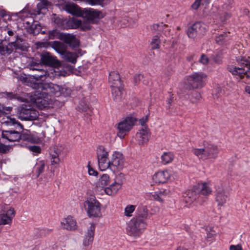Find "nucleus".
<instances>
[{
	"mask_svg": "<svg viewBox=\"0 0 250 250\" xmlns=\"http://www.w3.org/2000/svg\"><path fill=\"white\" fill-rule=\"evenodd\" d=\"M2 124L10 128L2 130L1 137L9 142H19L20 140H26L27 138L24 134H21V131L23 129V125L15 118L6 116L3 119Z\"/></svg>",
	"mask_w": 250,
	"mask_h": 250,
	"instance_id": "nucleus-1",
	"label": "nucleus"
},
{
	"mask_svg": "<svg viewBox=\"0 0 250 250\" xmlns=\"http://www.w3.org/2000/svg\"><path fill=\"white\" fill-rule=\"evenodd\" d=\"M219 152V148L216 145L208 142L204 143L203 148H194L192 149V152L199 159L203 161L215 160Z\"/></svg>",
	"mask_w": 250,
	"mask_h": 250,
	"instance_id": "nucleus-2",
	"label": "nucleus"
},
{
	"mask_svg": "<svg viewBox=\"0 0 250 250\" xmlns=\"http://www.w3.org/2000/svg\"><path fill=\"white\" fill-rule=\"evenodd\" d=\"M207 75L203 72H196L188 76L187 82L184 85L185 89L188 90L201 88L205 85Z\"/></svg>",
	"mask_w": 250,
	"mask_h": 250,
	"instance_id": "nucleus-3",
	"label": "nucleus"
},
{
	"mask_svg": "<svg viewBox=\"0 0 250 250\" xmlns=\"http://www.w3.org/2000/svg\"><path fill=\"white\" fill-rule=\"evenodd\" d=\"M146 226V221L144 219L133 217L128 224L127 233L131 236L138 237L143 233Z\"/></svg>",
	"mask_w": 250,
	"mask_h": 250,
	"instance_id": "nucleus-4",
	"label": "nucleus"
},
{
	"mask_svg": "<svg viewBox=\"0 0 250 250\" xmlns=\"http://www.w3.org/2000/svg\"><path fill=\"white\" fill-rule=\"evenodd\" d=\"M19 118L21 120L33 121L38 117V112L30 104H22L17 109Z\"/></svg>",
	"mask_w": 250,
	"mask_h": 250,
	"instance_id": "nucleus-5",
	"label": "nucleus"
},
{
	"mask_svg": "<svg viewBox=\"0 0 250 250\" xmlns=\"http://www.w3.org/2000/svg\"><path fill=\"white\" fill-rule=\"evenodd\" d=\"M137 120L132 116H128L117 124V135L123 139L131 129Z\"/></svg>",
	"mask_w": 250,
	"mask_h": 250,
	"instance_id": "nucleus-6",
	"label": "nucleus"
},
{
	"mask_svg": "<svg viewBox=\"0 0 250 250\" xmlns=\"http://www.w3.org/2000/svg\"><path fill=\"white\" fill-rule=\"evenodd\" d=\"M243 65V66L241 67L232 65H229L227 69L233 75L238 76L241 79L244 78L245 76L250 79V61H245Z\"/></svg>",
	"mask_w": 250,
	"mask_h": 250,
	"instance_id": "nucleus-7",
	"label": "nucleus"
},
{
	"mask_svg": "<svg viewBox=\"0 0 250 250\" xmlns=\"http://www.w3.org/2000/svg\"><path fill=\"white\" fill-rule=\"evenodd\" d=\"M38 86L39 88L46 89L47 92L50 93L51 95L56 97H59L62 95L64 96H66L67 95V93H65V92H67V90H69L67 88L53 83L45 84L40 83Z\"/></svg>",
	"mask_w": 250,
	"mask_h": 250,
	"instance_id": "nucleus-8",
	"label": "nucleus"
},
{
	"mask_svg": "<svg viewBox=\"0 0 250 250\" xmlns=\"http://www.w3.org/2000/svg\"><path fill=\"white\" fill-rule=\"evenodd\" d=\"M85 203L87 205V213L90 217H100L102 216L101 211V204L96 199L90 198L85 201Z\"/></svg>",
	"mask_w": 250,
	"mask_h": 250,
	"instance_id": "nucleus-9",
	"label": "nucleus"
},
{
	"mask_svg": "<svg viewBox=\"0 0 250 250\" xmlns=\"http://www.w3.org/2000/svg\"><path fill=\"white\" fill-rule=\"evenodd\" d=\"M104 15L101 11L93 8H84L83 9L82 17L85 18L92 23H97L99 20L104 18Z\"/></svg>",
	"mask_w": 250,
	"mask_h": 250,
	"instance_id": "nucleus-10",
	"label": "nucleus"
},
{
	"mask_svg": "<svg viewBox=\"0 0 250 250\" xmlns=\"http://www.w3.org/2000/svg\"><path fill=\"white\" fill-rule=\"evenodd\" d=\"M206 30V26L204 23L197 22L188 28L187 34L188 37L194 38L197 36L204 35Z\"/></svg>",
	"mask_w": 250,
	"mask_h": 250,
	"instance_id": "nucleus-11",
	"label": "nucleus"
},
{
	"mask_svg": "<svg viewBox=\"0 0 250 250\" xmlns=\"http://www.w3.org/2000/svg\"><path fill=\"white\" fill-rule=\"evenodd\" d=\"M185 201L189 204H191L194 202H197L199 204H202L205 201L203 197H201L199 194V190H198L197 187H194L193 189L189 190L186 195L184 197Z\"/></svg>",
	"mask_w": 250,
	"mask_h": 250,
	"instance_id": "nucleus-12",
	"label": "nucleus"
},
{
	"mask_svg": "<svg viewBox=\"0 0 250 250\" xmlns=\"http://www.w3.org/2000/svg\"><path fill=\"white\" fill-rule=\"evenodd\" d=\"M111 169H121L124 166L125 158L123 154L118 151H114L110 157Z\"/></svg>",
	"mask_w": 250,
	"mask_h": 250,
	"instance_id": "nucleus-13",
	"label": "nucleus"
},
{
	"mask_svg": "<svg viewBox=\"0 0 250 250\" xmlns=\"http://www.w3.org/2000/svg\"><path fill=\"white\" fill-rule=\"evenodd\" d=\"M229 192L226 188L219 187L217 190L215 195V201L218 207H224L225 204L229 200Z\"/></svg>",
	"mask_w": 250,
	"mask_h": 250,
	"instance_id": "nucleus-14",
	"label": "nucleus"
},
{
	"mask_svg": "<svg viewBox=\"0 0 250 250\" xmlns=\"http://www.w3.org/2000/svg\"><path fill=\"white\" fill-rule=\"evenodd\" d=\"M40 60L41 63L46 66L58 67L60 65V62L56 57L51 56L48 52L42 53Z\"/></svg>",
	"mask_w": 250,
	"mask_h": 250,
	"instance_id": "nucleus-15",
	"label": "nucleus"
},
{
	"mask_svg": "<svg viewBox=\"0 0 250 250\" xmlns=\"http://www.w3.org/2000/svg\"><path fill=\"white\" fill-rule=\"evenodd\" d=\"M59 40L63 41L72 48L77 47L79 46V41L75 35L70 34L63 33L60 35Z\"/></svg>",
	"mask_w": 250,
	"mask_h": 250,
	"instance_id": "nucleus-16",
	"label": "nucleus"
},
{
	"mask_svg": "<svg viewBox=\"0 0 250 250\" xmlns=\"http://www.w3.org/2000/svg\"><path fill=\"white\" fill-rule=\"evenodd\" d=\"M170 174L167 170L159 171L154 174L153 181L156 184L166 183L170 178Z\"/></svg>",
	"mask_w": 250,
	"mask_h": 250,
	"instance_id": "nucleus-17",
	"label": "nucleus"
},
{
	"mask_svg": "<svg viewBox=\"0 0 250 250\" xmlns=\"http://www.w3.org/2000/svg\"><path fill=\"white\" fill-rule=\"evenodd\" d=\"M15 212L14 208H10L0 214V225L10 224L13 218L15 216Z\"/></svg>",
	"mask_w": 250,
	"mask_h": 250,
	"instance_id": "nucleus-18",
	"label": "nucleus"
},
{
	"mask_svg": "<svg viewBox=\"0 0 250 250\" xmlns=\"http://www.w3.org/2000/svg\"><path fill=\"white\" fill-rule=\"evenodd\" d=\"M95 230V225L90 223L85 232V237L83 240V244L84 246H87L91 244L94 239Z\"/></svg>",
	"mask_w": 250,
	"mask_h": 250,
	"instance_id": "nucleus-19",
	"label": "nucleus"
},
{
	"mask_svg": "<svg viewBox=\"0 0 250 250\" xmlns=\"http://www.w3.org/2000/svg\"><path fill=\"white\" fill-rule=\"evenodd\" d=\"M150 134L151 133L148 126L142 127L137 134L139 138V144L140 145H144L146 143L149 139Z\"/></svg>",
	"mask_w": 250,
	"mask_h": 250,
	"instance_id": "nucleus-20",
	"label": "nucleus"
},
{
	"mask_svg": "<svg viewBox=\"0 0 250 250\" xmlns=\"http://www.w3.org/2000/svg\"><path fill=\"white\" fill-rule=\"evenodd\" d=\"M61 224L62 228L68 230H75L78 228L76 221L71 216L63 219Z\"/></svg>",
	"mask_w": 250,
	"mask_h": 250,
	"instance_id": "nucleus-21",
	"label": "nucleus"
},
{
	"mask_svg": "<svg viewBox=\"0 0 250 250\" xmlns=\"http://www.w3.org/2000/svg\"><path fill=\"white\" fill-rule=\"evenodd\" d=\"M167 25L163 23L153 24L151 26V31L154 34L160 35L161 32H163L166 36H167V32L169 34V30L167 29Z\"/></svg>",
	"mask_w": 250,
	"mask_h": 250,
	"instance_id": "nucleus-22",
	"label": "nucleus"
},
{
	"mask_svg": "<svg viewBox=\"0 0 250 250\" xmlns=\"http://www.w3.org/2000/svg\"><path fill=\"white\" fill-rule=\"evenodd\" d=\"M65 10L74 15L82 17L83 14V9L79 6L74 3H68L65 5Z\"/></svg>",
	"mask_w": 250,
	"mask_h": 250,
	"instance_id": "nucleus-23",
	"label": "nucleus"
},
{
	"mask_svg": "<svg viewBox=\"0 0 250 250\" xmlns=\"http://www.w3.org/2000/svg\"><path fill=\"white\" fill-rule=\"evenodd\" d=\"M123 182H116L111 184L109 187L104 188L105 193L108 195H114L116 194L118 190L121 188Z\"/></svg>",
	"mask_w": 250,
	"mask_h": 250,
	"instance_id": "nucleus-24",
	"label": "nucleus"
},
{
	"mask_svg": "<svg viewBox=\"0 0 250 250\" xmlns=\"http://www.w3.org/2000/svg\"><path fill=\"white\" fill-rule=\"evenodd\" d=\"M109 83L112 87L122 86L120 76L117 71H112L109 73Z\"/></svg>",
	"mask_w": 250,
	"mask_h": 250,
	"instance_id": "nucleus-25",
	"label": "nucleus"
},
{
	"mask_svg": "<svg viewBox=\"0 0 250 250\" xmlns=\"http://www.w3.org/2000/svg\"><path fill=\"white\" fill-rule=\"evenodd\" d=\"M110 183L109 176L106 174H104L100 177L96 184V188L98 190L104 189Z\"/></svg>",
	"mask_w": 250,
	"mask_h": 250,
	"instance_id": "nucleus-26",
	"label": "nucleus"
},
{
	"mask_svg": "<svg viewBox=\"0 0 250 250\" xmlns=\"http://www.w3.org/2000/svg\"><path fill=\"white\" fill-rule=\"evenodd\" d=\"M111 92L113 99L115 102L119 103L122 101L123 94L122 86L112 87Z\"/></svg>",
	"mask_w": 250,
	"mask_h": 250,
	"instance_id": "nucleus-27",
	"label": "nucleus"
},
{
	"mask_svg": "<svg viewBox=\"0 0 250 250\" xmlns=\"http://www.w3.org/2000/svg\"><path fill=\"white\" fill-rule=\"evenodd\" d=\"M12 43L6 44L3 41L0 42V54L2 55H9L13 52Z\"/></svg>",
	"mask_w": 250,
	"mask_h": 250,
	"instance_id": "nucleus-28",
	"label": "nucleus"
},
{
	"mask_svg": "<svg viewBox=\"0 0 250 250\" xmlns=\"http://www.w3.org/2000/svg\"><path fill=\"white\" fill-rule=\"evenodd\" d=\"M23 40L22 38L19 37L18 36H16V39L15 41L10 42L12 43L13 51L15 50H20L21 51H25L26 49V47L22 43Z\"/></svg>",
	"mask_w": 250,
	"mask_h": 250,
	"instance_id": "nucleus-29",
	"label": "nucleus"
},
{
	"mask_svg": "<svg viewBox=\"0 0 250 250\" xmlns=\"http://www.w3.org/2000/svg\"><path fill=\"white\" fill-rule=\"evenodd\" d=\"M71 22L73 24L72 28L76 29L80 27L83 31L91 29V25L89 23H83L81 20L78 19L73 20Z\"/></svg>",
	"mask_w": 250,
	"mask_h": 250,
	"instance_id": "nucleus-30",
	"label": "nucleus"
},
{
	"mask_svg": "<svg viewBox=\"0 0 250 250\" xmlns=\"http://www.w3.org/2000/svg\"><path fill=\"white\" fill-rule=\"evenodd\" d=\"M51 47L61 55L66 50V46L64 43L59 41L53 42L51 44Z\"/></svg>",
	"mask_w": 250,
	"mask_h": 250,
	"instance_id": "nucleus-31",
	"label": "nucleus"
},
{
	"mask_svg": "<svg viewBox=\"0 0 250 250\" xmlns=\"http://www.w3.org/2000/svg\"><path fill=\"white\" fill-rule=\"evenodd\" d=\"M197 188L199 190V194L201 195V197L207 196L210 194L212 191L211 188L207 183H203L199 185L198 187H197Z\"/></svg>",
	"mask_w": 250,
	"mask_h": 250,
	"instance_id": "nucleus-32",
	"label": "nucleus"
},
{
	"mask_svg": "<svg viewBox=\"0 0 250 250\" xmlns=\"http://www.w3.org/2000/svg\"><path fill=\"white\" fill-rule=\"evenodd\" d=\"M62 56L63 59L68 62L75 63L77 62V56L75 53L66 50Z\"/></svg>",
	"mask_w": 250,
	"mask_h": 250,
	"instance_id": "nucleus-33",
	"label": "nucleus"
},
{
	"mask_svg": "<svg viewBox=\"0 0 250 250\" xmlns=\"http://www.w3.org/2000/svg\"><path fill=\"white\" fill-rule=\"evenodd\" d=\"M161 40L160 35H155L153 36L150 42V45L152 50H157L160 49Z\"/></svg>",
	"mask_w": 250,
	"mask_h": 250,
	"instance_id": "nucleus-34",
	"label": "nucleus"
},
{
	"mask_svg": "<svg viewBox=\"0 0 250 250\" xmlns=\"http://www.w3.org/2000/svg\"><path fill=\"white\" fill-rule=\"evenodd\" d=\"M148 211V210L146 206H140L137 209V216L135 218H141L146 221L147 217Z\"/></svg>",
	"mask_w": 250,
	"mask_h": 250,
	"instance_id": "nucleus-35",
	"label": "nucleus"
},
{
	"mask_svg": "<svg viewBox=\"0 0 250 250\" xmlns=\"http://www.w3.org/2000/svg\"><path fill=\"white\" fill-rule=\"evenodd\" d=\"M98 160L108 158V152L103 146H99L96 150Z\"/></svg>",
	"mask_w": 250,
	"mask_h": 250,
	"instance_id": "nucleus-36",
	"label": "nucleus"
},
{
	"mask_svg": "<svg viewBox=\"0 0 250 250\" xmlns=\"http://www.w3.org/2000/svg\"><path fill=\"white\" fill-rule=\"evenodd\" d=\"M98 161L99 168L101 170H105L109 168L111 169L110 159L109 160L108 158H106L99 160Z\"/></svg>",
	"mask_w": 250,
	"mask_h": 250,
	"instance_id": "nucleus-37",
	"label": "nucleus"
},
{
	"mask_svg": "<svg viewBox=\"0 0 250 250\" xmlns=\"http://www.w3.org/2000/svg\"><path fill=\"white\" fill-rule=\"evenodd\" d=\"M48 73L43 68L38 70L32 75V77L36 80H43L48 76Z\"/></svg>",
	"mask_w": 250,
	"mask_h": 250,
	"instance_id": "nucleus-38",
	"label": "nucleus"
},
{
	"mask_svg": "<svg viewBox=\"0 0 250 250\" xmlns=\"http://www.w3.org/2000/svg\"><path fill=\"white\" fill-rule=\"evenodd\" d=\"M174 157L173 153L170 152H165L161 156V162L165 165L170 163L173 160Z\"/></svg>",
	"mask_w": 250,
	"mask_h": 250,
	"instance_id": "nucleus-39",
	"label": "nucleus"
},
{
	"mask_svg": "<svg viewBox=\"0 0 250 250\" xmlns=\"http://www.w3.org/2000/svg\"><path fill=\"white\" fill-rule=\"evenodd\" d=\"M229 39L228 33H223L218 36H217L215 38V41L217 43L220 45H223Z\"/></svg>",
	"mask_w": 250,
	"mask_h": 250,
	"instance_id": "nucleus-40",
	"label": "nucleus"
},
{
	"mask_svg": "<svg viewBox=\"0 0 250 250\" xmlns=\"http://www.w3.org/2000/svg\"><path fill=\"white\" fill-rule=\"evenodd\" d=\"M2 96L9 100L17 99L18 101L24 102L23 98H21L17 94L13 92H3L2 94Z\"/></svg>",
	"mask_w": 250,
	"mask_h": 250,
	"instance_id": "nucleus-41",
	"label": "nucleus"
},
{
	"mask_svg": "<svg viewBox=\"0 0 250 250\" xmlns=\"http://www.w3.org/2000/svg\"><path fill=\"white\" fill-rule=\"evenodd\" d=\"M45 165V164L43 161H40L37 163L34 168L37 173V177H39V176L43 172Z\"/></svg>",
	"mask_w": 250,
	"mask_h": 250,
	"instance_id": "nucleus-42",
	"label": "nucleus"
},
{
	"mask_svg": "<svg viewBox=\"0 0 250 250\" xmlns=\"http://www.w3.org/2000/svg\"><path fill=\"white\" fill-rule=\"evenodd\" d=\"M42 64H43L41 63V62L40 63H38L32 61L29 63L28 67L30 70L36 72L42 68Z\"/></svg>",
	"mask_w": 250,
	"mask_h": 250,
	"instance_id": "nucleus-43",
	"label": "nucleus"
},
{
	"mask_svg": "<svg viewBox=\"0 0 250 250\" xmlns=\"http://www.w3.org/2000/svg\"><path fill=\"white\" fill-rule=\"evenodd\" d=\"M65 149V146L63 145H57L54 146L51 150L54 152H56L58 156H60L63 153Z\"/></svg>",
	"mask_w": 250,
	"mask_h": 250,
	"instance_id": "nucleus-44",
	"label": "nucleus"
},
{
	"mask_svg": "<svg viewBox=\"0 0 250 250\" xmlns=\"http://www.w3.org/2000/svg\"><path fill=\"white\" fill-rule=\"evenodd\" d=\"M50 155L51 157V164L52 165H59L60 163V159L56 152L50 150Z\"/></svg>",
	"mask_w": 250,
	"mask_h": 250,
	"instance_id": "nucleus-45",
	"label": "nucleus"
},
{
	"mask_svg": "<svg viewBox=\"0 0 250 250\" xmlns=\"http://www.w3.org/2000/svg\"><path fill=\"white\" fill-rule=\"evenodd\" d=\"M49 2L47 0H41V1L37 4V9L38 14H40L41 10L47 9Z\"/></svg>",
	"mask_w": 250,
	"mask_h": 250,
	"instance_id": "nucleus-46",
	"label": "nucleus"
},
{
	"mask_svg": "<svg viewBox=\"0 0 250 250\" xmlns=\"http://www.w3.org/2000/svg\"><path fill=\"white\" fill-rule=\"evenodd\" d=\"M136 206L132 205H127L125 208V215L127 217H131L132 213L134 211Z\"/></svg>",
	"mask_w": 250,
	"mask_h": 250,
	"instance_id": "nucleus-47",
	"label": "nucleus"
},
{
	"mask_svg": "<svg viewBox=\"0 0 250 250\" xmlns=\"http://www.w3.org/2000/svg\"><path fill=\"white\" fill-rule=\"evenodd\" d=\"M63 33H60L57 29L49 31L48 32L49 39L53 40L55 38L59 39L60 35Z\"/></svg>",
	"mask_w": 250,
	"mask_h": 250,
	"instance_id": "nucleus-48",
	"label": "nucleus"
},
{
	"mask_svg": "<svg viewBox=\"0 0 250 250\" xmlns=\"http://www.w3.org/2000/svg\"><path fill=\"white\" fill-rule=\"evenodd\" d=\"M11 147L9 146L5 145L0 143V153L5 154L9 152Z\"/></svg>",
	"mask_w": 250,
	"mask_h": 250,
	"instance_id": "nucleus-49",
	"label": "nucleus"
},
{
	"mask_svg": "<svg viewBox=\"0 0 250 250\" xmlns=\"http://www.w3.org/2000/svg\"><path fill=\"white\" fill-rule=\"evenodd\" d=\"M29 149L31 151L36 154L40 153L41 151L40 147L37 146H30Z\"/></svg>",
	"mask_w": 250,
	"mask_h": 250,
	"instance_id": "nucleus-50",
	"label": "nucleus"
},
{
	"mask_svg": "<svg viewBox=\"0 0 250 250\" xmlns=\"http://www.w3.org/2000/svg\"><path fill=\"white\" fill-rule=\"evenodd\" d=\"M148 121V117L146 116L140 119L139 121V124L142 126V127L147 126L146 125V123Z\"/></svg>",
	"mask_w": 250,
	"mask_h": 250,
	"instance_id": "nucleus-51",
	"label": "nucleus"
},
{
	"mask_svg": "<svg viewBox=\"0 0 250 250\" xmlns=\"http://www.w3.org/2000/svg\"><path fill=\"white\" fill-rule=\"evenodd\" d=\"M152 196L153 199L155 200L158 201L159 202H163V199L161 198L160 195H159V193L158 192H155L153 194H152Z\"/></svg>",
	"mask_w": 250,
	"mask_h": 250,
	"instance_id": "nucleus-52",
	"label": "nucleus"
},
{
	"mask_svg": "<svg viewBox=\"0 0 250 250\" xmlns=\"http://www.w3.org/2000/svg\"><path fill=\"white\" fill-rule=\"evenodd\" d=\"M169 190L165 189L160 190L158 191V193H159V195L161 197V198L163 199V197L167 195L169 193Z\"/></svg>",
	"mask_w": 250,
	"mask_h": 250,
	"instance_id": "nucleus-53",
	"label": "nucleus"
},
{
	"mask_svg": "<svg viewBox=\"0 0 250 250\" xmlns=\"http://www.w3.org/2000/svg\"><path fill=\"white\" fill-rule=\"evenodd\" d=\"M230 17L229 14L226 12L223 13L220 16V20L222 21H225Z\"/></svg>",
	"mask_w": 250,
	"mask_h": 250,
	"instance_id": "nucleus-54",
	"label": "nucleus"
},
{
	"mask_svg": "<svg viewBox=\"0 0 250 250\" xmlns=\"http://www.w3.org/2000/svg\"><path fill=\"white\" fill-rule=\"evenodd\" d=\"M200 62L204 64H207L208 62V59L206 55L203 54L200 58Z\"/></svg>",
	"mask_w": 250,
	"mask_h": 250,
	"instance_id": "nucleus-55",
	"label": "nucleus"
},
{
	"mask_svg": "<svg viewBox=\"0 0 250 250\" xmlns=\"http://www.w3.org/2000/svg\"><path fill=\"white\" fill-rule=\"evenodd\" d=\"M229 250H242V247L240 244H238L237 245H231L229 247Z\"/></svg>",
	"mask_w": 250,
	"mask_h": 250,
	"instance_id": "nucleus-56",
	"label": "nucleus"
},
{
	"mask_svg": "<svg viewBox=\"0 0 250 250\" xmlns=\"http://www.w3.org/2000/svg\"><path fill=\"white\" fill-rule=\"evenodd\" d=\"M144 78V76L142 74H137L134 76V82L136 83H138L141 81Z\"/></svg>",
	"mask_w": 250,
	"mask_h": 250,
	"instance_id": "nucleus-57",
	"label": "nucleus"
},
{
	"mask_svg": "<svg viewBox=\"0 0 250 250\" xmlns=\"http://www.w3.org/2000/svg\"><path fill=\"white\" fill-rule=\"evenodd\" d=\"M200 1L195 0V2L191 5V7L193 9L197 10L200 6Z\"/></svg>",
	"mask_w": 250,
	"mask_h": 250,
	"instance_id": "nucleus-58",
	"label": "nucleus"
},
{
	"mask_svg": "<svg viewBox=\"0 0 250 250\" xmlns=\"http://www.w3.org/2000/svg\"><path fill=\"white\" fill-rule=\"evenodd\" d=\"M88 173L90 175L97 176L98 172L93 169L92 167H89Z\"/></svg>",
	"mask_w": 250,
	"mask_h": 250,
	"instance_id": "nucleus-59",
	"label": "nucleus"
},
{
	"mask_svg": "<svg viewBox=\"0 0 250 250\" xmlns=\"http://www.w3.org/2000/svg\"><path fill=\"white\" fill-rule=\"evenodd\" d=\"M192 96L193 98H194L196 100H200L201 98V95L198 92H194V93H192Z\"/></svg>",
	"mask_w": 250,
	"mask_h": 250,
	"instance_id": "nucleus-60",
	"label": "nucleus"
},
{
	"mask_svg": "<svg viewBox=\"0 0 250 250\" xmlns=\"http://www.w3.org/2000/svg\"><path fill=\"white\" fill-rule=\"evenodd\" d=\"M3 111L4 112V114H8L9 113L12 109V107H11V106H8V107H5L4 106V109H3Z\"/></svg>",
	"mask_w": 250,
	"mask_h": 250,
	"instance_id": "nucleus-61",
	"label": "nucleus"
},
{
	"mask_svg": "<svg viewBox=\"0 0 250 250\" xmlns=\"http://www.w3.org/2000/svg\"><path fill=\"white\" fill-rule=\"evenodd\" d=\"M52 231V229H43V230H42V231H41V233L42 234V235H46V234H49V233H50Z\"/></svg>",
	"mask_w": 250,
	"mask_h": 250,
	"instance_id": "nucleus-62",
	"label": "nucleus"
},
{
	"mask_svg": "<svg viewBox=\"0 0 250 250\" xmlns=\"http://www.w3.org/2000/svg\"><path fill=\"white\" fill-rule=\"evenodd\" d=\"M4 109V106L3 104H0V116H2L4 114L3 109Z\"/></svg>",
	"mask_w": 250,
	"mask_h": 250,
	"instance_id": "nucleus-63",
	"label": "nucleus"
},
{
	"mask_svg": "<svg viewBox=\"0 0 250 250\" xmlns=\"http://www.w3.org/2000/svg\"><path fill=\"white\" fill-rule=\"evenodd\" d=\"M7 34L10 36H12L14 35V32L11 29H8Z\"/></svg>",
	"mask_w": 250,
	"mask_h": 250,
	"instance_id": "nucleus-64",
	"label": "nucleus"
}]
</instances>
